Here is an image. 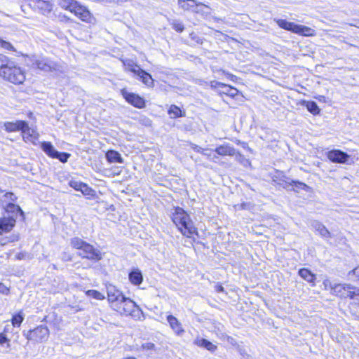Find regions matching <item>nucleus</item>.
<instances>
[{
    "instance_id": "f257e3e1",
    "label": "nucleus",
    "mask_w": 359,
    "mask_h": 359,
    "mask_svg": "<svg viewBox=\"0 0 359 359\" xmlns=\"http://www.w3.org/2000/svg\"><path fill=\"white\" fill-rule=\"evenodd\" d=\"M70 245L79 250L77 255L81 258L92 261H100L102 259V252L98 249L79 237L71 238Z\"/></svg>"
},
{
    "instance_id": "f03ea898",
    "label": "nucleus",
    "mask_w": 359,
    "mask_h": 359,
    "mask_svg": "<svg viewBox=\"0 0 359 359\" xmlns=\"http://www.w3.org/2000/svg\"><path fill=\"white\" fill-rule=\"evenodd\" d=\"M172 220L184 236L191 237L192 235L196 233V230L193 222L187 212L182 208L177 207L175 208Z\"/></svg>"
},
{
    "instance_id": "7ed1b4c3",
    "label": "nucleus",
    "mask_w": 359,
    "mask_h": 359,
    "mask_svg": "<svg viewBox=\"0 0 359 359\" xmlns=\"http://www.w3.org/2000/svg\"><path fill=\"white\" fill-rule=\"evenodd\" d=\"M1 72V76L14 84H21L25 80V72L11 61L7 62V65Z\"/></svg>"
},
{
    "instance_id": "20e7f679",
    "label": "nucleus",
    "mask_w": 359,
    "mask_h": 359,
    "mask_svg": "<svg viewBox=\"0 0 359 359\" xmlns=\"http://www.w3.org/2000/svg\"><path fill=\"white\" fill-rule=\"evenodd\" d=\"M274 21L280 28L294 34L304 36H313L316 35V31L311 27L288 22L283 19H274Z\"/></svg>"
},
{
    "instance_id": "39448f33",
    "label": "nucleus",
    "mask_w": 359,
    "mask_h": 359,
    "mask_svg": "<svg viewBox=\"0 0 359 359\" xmlns=\"http://www.w3.org/2000/svg\"><path fill=\"white\" fill-rule=\"evenodd\" d=\"M24 336L29 341L41 343L48 339L49 330L46 326L40 325L27 332H24Z\"/></svg>"
},
{
    "instance_id": "423d86ee",
    "label": "nucleus",
    "mask_w": 359,
    "mask_h": 359,
    "mask_svg": "<svg viewBox=\"0 0 359 359\" xmlns=\"http://www.w3.org/2000/svg\"><path fill=\"white\" fill-rule=\"evenodd\" d=\"M136 308L139 309L135 302H134L130 299L124 297L118 303V304H116L114 310L116 311L121 314L133 316V313L135 311Z\"/></svg>"
},
{
    "instance_id": "0eeeda50",
    "label": "nucleus",
    "mask_w": 359,
    "mask_h": 359,
    "mask_svg": "<svg viewBox=\"0 0 359 359\" xmlns=\"http://www.w3.org/2000/svg\"><path fill=\"white\" fill-rule=\"evenodd\" d=\"M76 17L81 19L82 21L88 24H95L96 22L94 16L90 13L88 8L83 6H81L78 2L75 6V8L72 11Z\"/></svg>"
},
{
    "instance_id": "6e6552de",
    "label": "nucleus",
    "mask_w": 359,
    "mask_h": 359,
    "mask_svg": "<svg viewBox=\"0 0 359 359\" xmlns=\"http://www.w3.org/2000/svg\"><path fill=\"white\" fill-rule=\"evenodd\" d=\"M34 65L44 72H53L60 70V65L47 57H41L36 60Z\"/></svg>"
},
{
    "instance_id": "1a4fd4ad",
    "label": "nucleus",
    "mask_w": 359,
    "mask_h": 359,
    "mask_svg": "<svg viewBox=\"0 0 359 359\" xmlns=\"http://www.w3.org/2000/svg\"><path fill=\"white\" fill-rule=\"evenodd\" d=\"M107 298L109 302L111 304V308L116 306V304L124 297L121 291L118 290L116 286L113 285H107Z\"/></svg>"
},
{
    "instance_id": "9d476101",
    "label": "nucleus",
    "mask_w": 359,
    "mask_h": 359,
    "mask_svg": "<svg viewBox=\"0 0 359 359\" xmlns=\"http://www.w3.org/2000/svg\"><path fill=\"white\" fill-rule=\"evenodd\" d=\"M121 95L126 100L134 107L142 109L145 107L144 100L140 95L128 92L126 89L121 90Z\"/></svg>"
},
{
    "instance_id": "9b49d317",
    "label": "nucleus",
    "mask_w": 359,
    "mask_h": 359,
    "mask_svg": "<svg viewBox=\"0 0 359 359\" xmlns=\"http://www.w3.org/2000/svg\"><path fill=\"white\" fill-rule=\"evenodd\" d=\"M15 223L16 219L14 215H4L0 218V235L10 232Z\"/></svg>"
},
{
    "instance_id": "f8f14e48",
    "label": "nucleus",
    "mask_w": 359,
    "mask_h": 359,
    "mask_svg": "<svg viewBox=\"0 0 359 359\" xmlns=\"http://www.w3.org/2000/svg\"><path fill=\"white\" fill-rule=\"evenodd\" d=\"M327 158L334 163H344L348 160L349 156L340 150H332L328 152Z\"/></svg>"
},
{
    "instance_id": "ddd939ff",
    "label": "nucleus",
    "mask_w": 359,
    "mask_h": 359,
    "mask_svg": "<svg viewBox=\"0 0 359 359\" xmlns=\"http://www.w3.org/2000/svg\"><path fill=\"white\" fill-rule=\"evenodd\" d=\"M21 132L22 134L23 140L25 142H30L34 144L35 141L38 140L39 134L34 128L29 127L27 122L26 126L23 127Z\"/></svg>"
},
{
    "instance_id": "4468645a",
    "label": "nucleus",
    "mask_w": 359,
    "mask_h": 359,
    "mask_svg": "<svg viewBox=\"0 0 359 359\" xmlns=\"http://www.w3.org/2000/svg\"><path fill=\"white\" fill-rule=\"evenodd\" d=\"M167 321L173 330V332L178 336H181L184 333V330L182 323L174 316L170 314L167 316Z\"/></svg>"
},
{
    "instance_id": "2eb2a0df",
    "label": "nucleus",
    "mask_w": 359,
    "mask_h": 359,
    "mask_svg": "<svg viewBox=\"0 0 359 359\" xmlns=\"http://www.w3.org/2000/svg\"><path fill=\"white\" fill-rule=\"evenodd\" d=\"M34 6L38 8L42 14L48 15L53 10V4L50 0H33Z\"/></svg>"
},
{
    "instance_id": "dca6fc26",
    "label": "nucleus",
    "mask_w": 359,
    "mask_h": 359,
    "mask_svg": "<svg viewBox=\"0 0 359 359\" xmlns=\"http://www.w3.org/2000/svg\"><path fill=\"white\" fill-rule=\"evenodd\" d=\"M331 289L332 292L334 294L342 297H348L347 293H348V290H351L352 289V285L349 284H334L333 286H332Z\"/></svg>"
},
{
    "instance_id": "f3484780",
    "label": "nucleus",
    "mask_w": 359,
    "mask_h": 359,
    "mask_svg": "<svg viewBox=\"0 0 359 359\" xmlns=\"http://www.w3.org/2000/svg\"><path fill=\"white\" fill-rule=\"evenodd\" d=\"M25 126H26V122L24 121L6 122L4 123L5 130L8 132L21 131Z\"/></svg>"
},
{
    "instance_id": "a211bd4d",
    "label": "nucleus",
    "mask_w": 359,
    "mask_h": 359,
    "mask_svg": "<svg viewBox=\"0 0 359 359\" xmlns=\"http://www.w3.org/2000/svg\"><path fill=\"white\" fill-rule=\"evenodd\" d=\"M311 226L321 236L324 238H330L331 236L330 232L321 222L316 220L313 221L311 223Z\"/></svg>"
},
{
    "instance_id": "6ab92c4d",
    "label": "nucleus",
    "mask_w": 359,
    "mask_h": 359,
    "mask_svg": "<svg viewBox=\"0 0 359 359\" xmlns=\"http://www.w3.org/2000/svg\"><path fill=\"white\" fill-rule=\"evenodd\" d=\"M4 207L7 215H14L15 219H17L18 213L22 216L24 215L20 206L15 205L13 202H8V203Z\"/></svg>"
},
{
    "instance_id": "aec40b11",
    "label": "nucleus",
    "mask_w": 359,
    "mask_h": 359,
    "mask_svg": "<svg viewBox=\"0 0 359 359\" xmlns=\"http://www.w3.org/2000/svg\"><path fill=\"white\" fill-rule=\"evenodd\" d=\"M137 71H139V72L136 75L139 77L142 82L148 87H153L154 79H152L151 76L142 69L141 70L137 69Z\"/></svg>"
},
{
    "instance_id": "412c9836",
    "label": "nucleus",
    "mask_w": 359,
    "mask_h": 359,
    "mask_svg": "<svg viewBox=\"0 0 359 359\" xmlns=\"http://www.w3.org/2000/svg\"><path fill=\"white\" fill-rule=\"evenodd\" d=\"M129 280L135 285H139L143 280V276L139 269L132 271L129 273Z\"/></svg>"
},
{
    "instance_id": "4be33fe9",
    "label": "nucleus",
    "mask_w": 359,
    "mask_h": 359,
    "mask_svg": "<svg viewBox=\"0 0 359 359\" xmlns=\"http://www.w3.org/2000/svg\"><path fill=\"white\" fill-rule=\"evenodd\" d=\"M123 64L125 66L126 71L131 72L134 73L135 75L139 72L137 69L141 70L140 66L132 60L128 59L123 60Z\"/></svg>"
},
{
    "instance_id": "5701e85b",
    "label": "nucleus",
    "mask_w": 359,
    "mask_h": 359,
    "mask_svg": "<svg viewBox=\"0 0 359 359\" xmlns=\"http://www.w3.org/2000/svg\"><path fill=\"white\" fill-rule=\"evenodd\" d=\"M196 0H178L179 6L184 11H192L196 6Z\"/></svg>"
},
{
    "instance_id": "b1692460",
    "label": "nucleus",
    "mask_w": 359,
    "mask_h": 359,
    "mask_svg": "<svg viewBox=\"0 0 359 359\" xmlns=\"http://www.w3.org/2000/svg\"><path fill=\"white\" fill-rule=\"evenodd\" d=\"M106 158L110 163H123V158L121 154L114 150L108 151L106 154Z\"/></svg>"
},
{
    "instance_id": "393cba45",
    "label": "nucleus",
    "mask_w": 359,
    "mask_h": 359,
    "mask_svg": "<svg viewBox=\"0 0 359 359\" xmlns=\"http://www.w3.org/2000/svg\"><path fill=\"white\" fill-rule=\"evenodd\" d=\"M299 275L305 280L309 283H314L316 280V276L311 273V271L307 269H301L299 271Z\"/></svg>"
},
{
    "instance_id": "a878e982",
    "label": "nucleus",
    "mask_w": 359,
    "mask_h": 359,
    "mask_svg": "<svg viewBox=\"0 0 359 359\" xmlns=\"http://www.w3.org/2000/svg\"><path fill=\"white\" fill-rule=\"evenodd\" d=\"M43 151L50 157L55 158L57 154L56 151L50 142H44L41 144Z\"/></svg>"
},
{
    "instance_id": "bb28decb",
    "label": "nucleus",
    "mask_w": 359,
    "mask_h": 359,
    "mask_svg": "<svg viewBox=\"0 0 359 359\" xmlns=\"http://www.w3.org/2000/svg\"><path fill=\"white\" fill-rule=\"evenodd\" d=\"M193 12L201 14L203 16H207L210 13V8L202 3L196 2V6L195 8L193 9Z\"/></svg>"
},
{
    "instance_id": "cd10ccee",
    "label": "nucleus",
    "mask_w": 359,
    "mask_h": 359,
    "mask_svg": "<svg viewBox=\"0 0 359 359\" xmlns=\"http://www.w3.org/2000/svg\"><path fill=\"white\" fill-rule=\"evenodd\" d=\"M77 1L75 0H59L58 5L63 9L69 11L71 13L74 8H75V6Z\"/></svg>"
},
{
    "instance_id": "c85d7f7f",
    "label": "nucleus",
    "mask_w": 359,
    "mask_h": 359,
    "mask_svg": "<svg viewBox=\"0 0 359 359\" xmlns=\"http://www.w3.org/2000/svg\"><path fill=\"white\" fill-rule=\"evenodd\" d=\"M347 297L353 300V303L359 305V288L352 286V289L348 290Z\"/></svg>"
},
{
    "instance_id": "c756f323",
    "label": "nucleus",
    "mask_w": 359,
    "mask_h": 359,
    "mask_svg": "<svg viewBox=\"0 0 359 359\" xmlns=\"http://www.w3.org/2000/svg\"><path fill=\"white\" fill-rule=\"evenodd\" d=\"M24 320V315L22 311L13 316L11 319L12 325L14 327H20L22 321Z\"/></svg>"
},
{
    "instance_id": "7c9ffc66",
    "label": "nucleus",
    "mask_w": 359,
    "mask_h": 359,
    "mask_svg": "<svg viewBox=\"0 0 359 359\" xmlns=\"http://www.w3.org/2000/svg\"><path fill=\"white\" fill-rule=\"evenodd\" d=\"M19 240V235L16 233H13L8 237L2 238L0 240V243L2 245H6L9 243H13L18 241Z\"/></svg>"
},
{
    "instance_id": "2f4dec72",
    "label": "nucleus",
    "mask_w": 359,
    "mask_h": 359,
    "mask_svg": "<svg viewBox=\"0 0 359 359\" xmlns=\"http://www.w3.org/2000/svg\"><path fill=\"white\" fill-rule=\"evenodd\" d=\"M168 114L171 118H177L182 116L181 109L176 105H171L168 110Z\"/></svg>"
},
{
    "instance_id": "473e14b6",
    "label": "nucleus",
    "mask_w": 359,
    "mask_h": 359,
    "mask_svg": "<svg viewBox=\"0 0 359 359\" xmlns=\"http://www.w3.org/2000/svg\"><path fill=\"white\" fill-rule=\"evenodd\" d=\"M86 294L87 296L91 297L95 299L102 300L104 299V295L97 290H89L86 291Z\"/></svg>"
},
{
    "instance_id": "72a5a7b5",
    "label": "nucleus",
    "mask_w": 359,
    "mask_h": 359,
    "mask_svg": "<svg viewBox=\"0 0 359 359\" xmlns=\"http://www.w3.org/2000/svg\"><path fill=\"white\" fill-rule=\"evenodd\" d=\"M306 108L309 111L314 115L318 114L320 113V109L315 102H308L306 104Z\"/></svg>"
},
{
    "instance_id": "f704fd0d",
    "label": "nucleus",
    "mask_w": 359,
    "mask_h": 359,
    "mask_svg": "<svg viewBox=\"0 0 359 359\" xmlns=\"http://www.w3.org/2000/svg\"><path fill=\"white\" fill-rule=\"evenodd\" d=\"M238 95V90L236 88H233L230 85L226 83V95L231 97H234Z\"/></svg>"
},
{
    "instance_id": "c9c22d12",
    "label": "nucleus",
    "mask_w": 359,
    "mask_h": 359,
    "mask_svg": "<svg viewBox=\"0 0 359 359\" xmlns=\"http://www.w3.org/2000/svg\"><path fill=\"white\" fill-rule=\"evenodd\" d=\"M79 191H81L83 195L87 196H93L94 194V190L85 183H83L81 189Z\"/></svg>"
},
{
    "instance_id": "e433bc0d",
    "label": "nucleus",
    "mask_w": 359,
    "mask_h": 359,
    "mask_svg": "<svg viewBox=\"0 0 359 359\" xmlns=\"http://www.w3.org/2000/svg\"><path fill=\"white\" fill-rule=\"evenodd\" d=\"M170 25L172 29L177 32H182L184 29L183 24L177 20H172Z\"/></svg>"
},
{
    "instance_id": "4c0bfd02",
    "label": "nucleus",
    "mask_w": 359,
    "mask_h": 359,
    "mask_svg": "<svg viewBox=\"0 0 359 359\" xmlns=\"http://www.w3.org/2000/svg\"><path fill=\"white\" fill-rule=\"evenodd\" d=\"M70 154L67 153H60L57 151V154L55 156L54 158L59 159L62 163H66L69 158Z\"/></svg>"
},
{
    "instance_id": "58836bf2",
    "label": "nucleus",
    "mask_w": 359,
    "mask_h": 359,
    "mask_svg": "<svg viewBox=\"0 0 359 359\" xmlns=\"http://www.w3.org/2000/svg\"><path fill=\"white\" fill-rule=\"evenodd\" d=\"M69 186L74 189L76 191H80L83 185V182L72 180L69 182Z\"/></svg>"
},
{
    "instance_id": "ea45409f",
    "label": "nucleus",
    "mask_w": 359,
    "mask_h": 359,
    "mask_svg": "<svg viewBox=\"0 0 359 359\" xmlns=\"http://www.w3.org/2000/svg\"><path fill=\"white\" fill-rule=\"evenodd\" d=\"M237 348H238V351H239L241 355L244 359H250V355L248 353L246 349L244 347L241 346L240 345H238Z\"/></svg>"
},
{
    "instance_id": "a19ab883",
    "label": "nucleus",
    "mask_w": 359,
    "mask_h": 359,
    "mask_svg": "<svg viewBox=\"0 0 359 359\" xmlns=\"http://www.w3.org/2000/svg\"><path fill=\"white\" fill-rule=\"evenodd\" d=\"M0 47L3 48L4 49H6V50H14V48L11 45V43H10L9 42L5 41L1 39H0Z\"/></svg>"
},
{
    "instance_id": "79ce46f5",
    "label": "nucleus",
    "mask_w": 359,
    "mask_h": 359,
    "mask_svg": "<svg viewBox=\"0 0 359 359\" xmlns=\"http://www.w3.org/2000/svg\"><path fill=\"white\" fill-rule=\"evenodd\" d=\"M208 340L207 339H203V338H201V337H197L195 340H194V344L198 346H201V347H205V345H206V343H207Z\"/></svg>"
},
{
    "instance_id": "37998d69",
    "label": "nucleus",
    "mask_w": 359,
    "mask_h": 359,
    "mask_svg": "<svg viewBox=\"0 0 359 359\" xmlns=\"http://www.w3.org/2000/svg\"><path fill=\"white\" fill-rule=\"evenodd\" d=\"M191 148L194 151H196V152L202 153V154H203L205 155H209V154H208L209 150L208 149H202L201 147H198L196 144H192L191 145Z\"/></svg>"
},
{
    "instance_id": "c03bdc74",
    "label": "nucleus",
    "mask_w": 359,
    "mask_h": 359,
    "mask_svg": "<svg viewBox=\"0 0 359 359\" xmlns=\"http://www.w3.org/2000/svg\"><path fill=\"white\" fill-rule=\"evenodd\" d=\"M5 201L8 200L9 202H14L16 200V197L13 195V193L8 192L4 196Z\"/></svg>"
},
{
    "instance_id": "a18cd8bd",
    "label": "nucleus",
    "mask_w": 359,
    "mask_h": 359,
    "mask_svg": "<svg viewBox=\"0 0 359 359\" xmlns=\"http://www.w3.org/2000/svg\"><path fill=\"white\" fill-rule=\"evenodd\" d=\"M238 160L244 165V166H248L250 165V163L249 160L246 159L244 156L241 155H238L237 156Z\"/></svg>"
},
{
    "instance_id": "49530a36",
    "label": "nucleus",
    "mask_w": 359,
    "mask_h": 359,
    "mask_svg": "<svg viewBox=\"0 0 359 359\" xmlns=\"http://www.w3.org/2000/svg\"><path fill=\"white\" fill-rule=\"evenodd\" d=\"M0 293L6 295L9 293V288L2 283H0Z\"/></svg>"
},
{
    "instance_id": "de8ad7c7",
    "label": "nucleus",
    "mask_w": 359,
    "mask_h": 359,
    "mask_svg": "<svg viewBox=\"0 0 359 359\" xmlns=\"http://www.w3.org/2000/svg\"><path fill=\"white\" fill-rule=\"evenodd\" d=\"M142 346L143 349H146V350H152L155 348L154 344L151 343V342H146V343L143 344Z\"/></svg>"
},
{
    "instance_id": "09e8293b",
    "label": "nucleus",
    "mask_w": 359,
    "mask_h": 359,
    "mask_svg": "<svg viewBox=\"0 0 359 359\" xmlns=\"http://www.w3.org/2000/svg\"><path fill=\"white\" fill-rule=\"evenodd\" d=\"M205 348L210 351H214L216 348V346L212 343L208 341Z\"/></svg>"
},
{
    "instance_id": "8fccbe9b",
    "label": "nucleus",
    "mask_w": 359,
    "mask_h": 359,
    "mask_svg": "<svg viewBox=\"0 0 359 359\" xmlns=\"http://www.w3.org/2000/svg\"><path fill=\"white\" fill-rule=\"evenodd\" d=\"M235 154V150L226 144V155L233 156Z\"/></svg>"
},
{
    "instance_id": "3c124183",
    "label": "nucleus",
    "mask_w": 359,
    "mask_h": 359,
    "mask_svg": "<svg viewBox=\"0 0 359 359\" xmlns=\"http://www.w3.org/2000/svg\"><path fill=\"white\" fill-rule=\"evenodd\" d=\"M8 339H7V337L5 336V334H2V333H0V344H4V343L6 342H8Z\"/></svg>"
},
{
    "instance_id": "603ef678",
    "label": "nucleus",
    "mask_w": 359,
    "mask_h": 359,
    "mask_svg": "<svg viewBox=\"0 0 359 359\" xmlns=\"http://www.w3.org/2000/svg\"><path fill=\"white\" fill-rule=\"evenodd\" d=\"M292 182L298 187L299 188H302V189H305L307 187V186L304 184V183H302V182H294L292 181Z\"/></svg>"
},
{
    "instance_id": "864d4df0",
    "label": "nucleus",
    "mask_w": 359,
    "mask_h": 359,
    "mask_svg": "<svg viewBox=\"0 0 359 359\" xmlns=\"http://www.w3.org/2000/svg\"><path fill=\"white\" fill-rule=\"evenodd\" d=\"M217 86H219L222 87L224 86V84L221 83H219L217 81H215L211 82V87L217 88Z\"/></svg>"
},
{
    "instance_id": "5fc2aeb1",
    "label": "nucleus",
    "mask_w": 359,
    "mask_h": 359,
    "mask_svg": "<svg viewBox=\"0 0 359 359\" xmlns=\"http://www.w3.org/2000/svg\"><path fill=\"white\" fill-rule=\"evenodd\" d=\"M352 273L357 277L359 278V266L355 268L353 271H352Z\"/></svg>"
},
{
    "instance_id": "6e6d98bb",
    "label": "nucleus",
    "mask_w": 359,
    "mask_h": 359,
    "mask_svg": "<svg viewBox=\"0 0 359 359\" xmlns=\"http://www.w3.org/2000/svg\"><path fill=\"white\" fill-rule=\"evenodd\" d=\"M217 152H218V154H224V147H220L219 148H218V149H217Z\"/></svg>"
},
{
    "instance_id": "4d7b16f0",
    "label": "nucleus",
    "mask_w": 359,
    "mask_h": 359,
    "mask_svg": "<svg viewBox=\"0 0 359 359\" xmlns=\"http://www.w3.org/2000/svg\"><path fill=\"white\" fill-rule=\"evenodd\" d=\"M225 77H226V79L233 80V78L234 76L232 74H229L226 73Z\"/></svg>"
},
{
    "instance_id": "13d9d810",
    "label": "nucleus",
    "mask_w": 359,
    "mask_h": 359,
    "mask_svg": "<svg viewBox=\"0 0 359 359\" xmlns=\"http://www.w3.org/2000/svg\"><path fill=\"white\" fill-rule=\"evenodd\" d=\"M109 1L116 2V3H123L126 2L127 0H109Z\"/></svg>"
},
{
    "instance_id": "bf43d9fd",
    "label": "nucleus",
    "mask_w": 359,
    "mask_h": 359,
    "mask_svg": "<svg viewBox=\"0 0 359 359\" xmlns=\"http://www.w3.org/2000/svg\"><path fill=\"white\" fill-rule=\"evenodd\" d=\"M224 290L222 285H218L217 286V291L218 292H222Z\"/></svg>"
},
{
    "instance_id": "052dcab7",
    "label": "nucleus",
    "mask_w": 359,
    "mask_h": 359,
    "mask_svg": "<svg viewBox=\"0 0 359 359\" xmlns=\"http://www.w3.org/2000/svg\"><path fill=\"white\" fill-rule=\"evenodd\" d=\"M226 340H227V341H228L229 344H233V338L227 337Z\"/></svg>"
},
{
    "instance_id": "680f3d73",
    "label": "nucleus",
    "mask_w": 359,
    "mask_h": 359,
    "mask_svg": "<svg viewBox=\"0 0 359 359\" xmlns=\"http://www.w3.org/2000/svg\"><path fill=\"white\" fill-rule=\"evenodd\" d=\"M123 359H136V358H134V357H128V358H123Z\"/></svg>"
}]
</instances>
